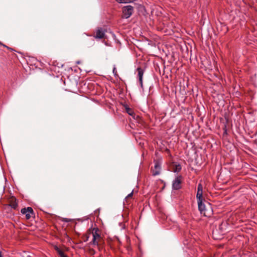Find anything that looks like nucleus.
<instances>
[{
  "instance_id": "nucleus-13",
  "label": "nucleus",
  "mask_w": 257,
  "mask_h": 257,
  "mask_svg": "<svg viewBox=\"0 0 257 257\" xmlns=\"http://www.w3.org/2000/svg\"><path fill=\"white\" fill-rule=\"evenodd\" d=\"M11 206H12L13 208H16V207L17 206V204L16 203H14L11 204Z\"/></svg>"
},
{
  "instance_id": "nucleus-9",
  "label": "nucleus",
  "mask_w": 257,
  "mask_h": 257,
  "mask_svg": "<svg viewBox=\"0 0 257 257\" xmlns=\"http://www.w3.org/2000/svg\"><path fill=\"white\" fill-rule=\"evenodd\" d=\"M137 70L138 71V76L139 77V80H140L141 84L142 85V84H143V73H144L143 71L140 68H138Z\"/></svg>"
},
{
  "instance_id": "nucleus-16",
  "label": "nucleus",
  "mask_w": 257,
  "mask_h": 257,
  "mask_svg": "<svg viewBox=\"0 0 257 257\" xmlns=\"http://www.w3.org/2000/svg\"><path fill=\"white\" fill-rule=\"evenodd\" d=\"M98 242H95V241L93 242V244H94V245H98Z\"/></svg>"
},
{
  "instance_id": "nucleus-12",
  "label": "nucleus",
  "mask_w": 257,
  "mask_h": 257,
  "mask_svg": "<svg viewBox=\"0 0 257 257\" xmlns=\"http://www.w3.org/2000/svg\"><path fill=\"white\" fill-rule=\"evenodd\" d=\"M126 111L127 112L130 114V115H133V111L132 110L130 109V108H127L126 109Z\"/></svg>"
},
{
  "instance_id": "nucleus-11",
  "label": "nucleus",
  "mask_w": 257,
  "mask_h": 257,
  "mask_svg": "<svg viewBox=\"0 0 257 257\" xmlns=\"http://www.w3.org/2000/svg\"><path fill=\"white\" fill-rule=\"evenodd\" d=\"M181 167L180 165H175L173 169L174 172H179L181 170Z\"/></svg>"
},
{
  "instance_id": "nucleus-4",
  "label": "nucleus",
  "mask_w": 257,
  "mask_h": 257,
  "mask_svg": "<svg viewBox=\"0 0 257 257\" xmlns=\"http://www.w3.org/2000/svg\"><path fill=\"white\" fill-rule=\"evenodd\" d=\"M21 212L25 215L27 219H29L33 215V210L31 207L23 208L21 210Z\"/></svg>"
},
{
  "instance_id": "nucleus-10",
  "label": "nucleus",
  "mask_w": 257,
  "mask_h": 257,
  "mask_svg": "<svg viewBox=\"0 0 257 257\" xmlns=\"http://www.w3.org/2000/svg\"><path fill=\"white\" fill-rule=\"evenodd\" d=\"M54 247L60 257H67V256L64 254V252L57 245H54Z\"/></svg>"
},
{
  "instance_id": "nucleus-17",
  "label": "nucleus",
  "mask_w": 257,
  "mask_h": 257,
  "mask_svg": "<svg viewBox=\"0 0 257 257\" xmlns=\"http://www.w3.org/2000/svg\"><path fill=\"white\" fill-rule=\"evenodd\" d=\"M0 257H2L1 253L0 252Z\"/></svg>"
},
{
  "instance_id": "nucleus-2",
  "label": "nucleus",
  "mask_w": 257,
  "mask_h": 257,
  "mask_svg": "<svg viewBox=\"0 0 257 257\" xmlns=\"http://www.w3.org/2000/svg\"><path fill=\"white\" fill-rule=\"evenodd\" d=\"M198 208L200 213L205 216H209L211 214V211L206 208L205 205L203 203V200H201L200 203L197 202Z\"/></svg>"
},
{
  "instance_id": "nucleus-8",
  "label": "nucleus",
  "mask_w": 257,
  "mask_h": 257,
  "mask_svg": "<svg viewBox=\"0 0 257 257\" xmlns=\"http://www.w3.org/2000/svg\"><path fill=\"white\" fill-rule=\"evenodd\" d=\"M104 36V31L101 29H99L96 30L95 38L96 39H101L103 38Z\"/></svg>"
},
{
  "instance_id": "nucleus-6",
  "label": "nucleus",
  "mask_w": 257,
  "mask_h": 257,
  "mask_svg": "<svg viewBox=\"0 0 257 257\" xmlns=\"http://www.w3.org/2000/svg\"><path fill=\"white\" fill-rule=\"evenodd\" d=\"M181 177L180 176L177 177L173 183V188L174 189L177 190L181 188Z\"/></svg>"
},
{
  "instance_id": "nucleus-1",
  "label": "nucleus",
  "mask_w": 257,
  "mask_h": 257,
  "mask_svg": "<svg viewBox=\"0 0 257 257\" xmlns=\"http://www.w3.org/2000/svg\"><path fill=\"white\" fill-rule=\"evenodd\" d=\"M87 239H91V241H96L100 239V233L98 228H94L89 230L87 233Z\"/></svg>"
},
{
  "instance_id": "nucleus-7",
  "label": "nucleus",
  "mask_w": 257,
  "mask_h": 257,
  "mask_svg": "<svg viewBox=\"0 0 257 257\" xmlns=\"http://www.w3.org/2000/svg\"><path fill=\"white\" fill-rule=\"evenodd\" d=\"M160 169V165L158 163H156L155 165L154 168L152 169L153 174L155 176L159 174Z\"/></svg>"
},
{
  "instance_id": "nucleus-14",
  "label": "nucleus",
  "mask_w": 257,
  "mask_h": 257,
  "mask_svg": "<svg viewBox=\"0 0 257 257\" xmlns=\"http://www.w3.org/2000/svg\"><path fill=\"white\" fill-rule=\"evenodd\" d=\"M133 194V191H132L131 193H130L126 197V198H129L132 196Z\"/></svg>"
},
{
  "instance_id": "nucleus-15",
  "label": "nucleus",
  "mask_w": 257,
  "mask_h": 257,
  "mask_svg": "<svg viewBox=\"0 0 257 257\" xmlns=\"http://www.w3.org/2000/svg\"><path fill=\"white\" fill-rule=\"evenodd\" d=\"M113 73L114 74V75H116V69H115V68H113Z\"/></svg>"
},
{
  "instance_id": "nucleus-5",
  "label": "nucleus",
  "mask_w": 257,
  "mask_h": 257,
  "mask_svg": "<svg viewBox=\"0 0 257 257\" xmlns=\"http://www.w3.org/2000/svg\"><path fill=\"white\" fill-rule=\"evenodd\" d=\"M203 186L201 184H199L197 188V192L196 194V198L197 202L199 203L201 202V200H203Z\"/></svg>"
},
{
  "instance_id": "nucleus-3",
  "label": "nucleus",
  "mask_w": 257,
  "mask_h": 257,
  "mask_svg": "<svg viewBox=\"0 0 257 257\" xmlns=\"http://www.w3.org/2000/svg\"><path fill=\"white\" fill-rule=\"evenodd\" d=\"M133 8L131 6H127L123 8V17L124 18H129L133 13Z\"/></svg>"
}]
</instances>
